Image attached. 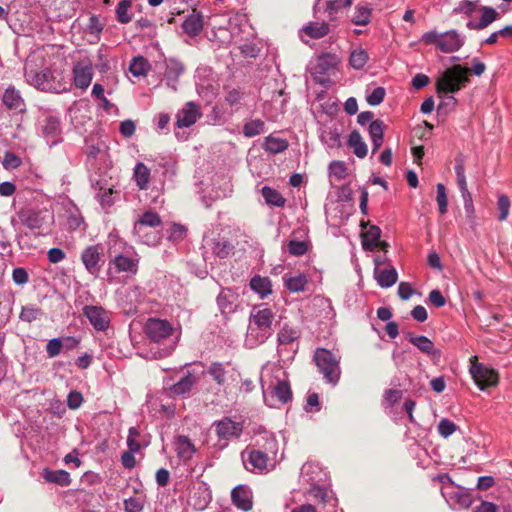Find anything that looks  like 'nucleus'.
Masks as SVG:
<instances>
[{"label": "nucleus", "mask_w": 512, "mask_h": 512, "mask_svg": "<svg viewBox=\"0 0 512 512\" xmlns=\"http://www.w3.org/2000/svg\"><path fill=\"white\" fill-rule=\"evenodd\" d=\"M228 18V30L231 35V41L235 48L230 51L233 62L242 64L238 58L244 59L256 58L260 52V47L255 43V33L252 26L248 23L246 14L240 11H226Z\"/></svg>", "instance_id": "nucleus-1"}, {"label": "nucleus", "mask_w": 512, "mask_h": 512, "mask_svg": "<svg viewBox=\"0 0 512 512\" xmlns=\"http://www.w3.org/2000/svg\"><path fill=\"white\" fill-rule=\"evenodd\" d=\"M260 384L263 399L269 407H280L292 399L286 372L275 364H266L261 371Z\"/></svg>", "instance_id": "nucleus-2"}, {"label": "nucleus", "mask_w": 512, "mask_h": 512, "mask_svg": "<svg viewBox=\"0 0 512 512\" xmlns=\"http://www.w3.org/2000/svg\"><path fill=\"white\" fill-rule=\"evenodd\" d=\"M275 313L267 304H259L252 308L249 316V324L245 336V345L255 348L273 334V321Z\"/></svg>", "instance_id": "nucleus-3"}, {"label": "nucleus", "mask_w": 512, "mask_h": 512, "mask_svg": "<svg viewBox=\"0 0 512 512\" xmlns=\"http://www.w3.org/2000/svg\"><path fill=\"white\" fill-rule=\"evenodd\" d=\"M468 71L467 68L461 65H454L444 71L437 79V93L441 97V103L438 106L439 111L447 113L454 109L457 100L452 94L459 91L468 81Z\"/></svg>", "instance_id": "nucleus-4"}, {"label": "nucleus", "mask_w": 512, "mask_h": 512, "mask_svg": "<svg viewBox=\"0 0 512 512\" xmlns=\"http://www.w3.org/2000/svg\"><path fill=\"white\" fill-rule=\"evenodd\" d=\"M453 13L465 17L466 28L474 31L484 30L500 18L495 8L481 5L479 0H462L453 9Z\"/></svg>", "instance_id": "nucleus-5"}, {"label": "nucleus", "mask_w": 512, "mask_h": 512, "mask_svg": "<svg viewBox=\"0 0 512 512\" xmlns=\"http://www.w3.org/2000/svg\"><path fill=\"white\" fill-rule=\"evenodd\" d=\"M421 41L428 45H435L441 52L449 54L459 51L464 46L466 37L455 29L442 33L430 30L422 35Z\"/></svg>", "instance_id": "nucleus-6"}, {"label": "nucleus", "mask_w": 512, "mask_h": 512, "mask_svg": "<svg viewBox=\"0 0 512 512\" xmlns=\"http://www.w3.org/2000/svg\"><path fill=\"white\" fill-rule=\"evenodd\" d=\"M313 359L325 382L335 386L341 376L340 357L328 349L317 348Z\"/></svg>", "instance_id": "nucleus-7"}, {"label": "nucleus", "mask_w": 512, "mask_h": 512, "mask_svg": "<svg viewBox=\"0 0 512 512\" xmlns=\"http://www.w3.org/2000/svg\"><path fill=\"white\" fill-rule=\"evenodd\" d=\"M300 337L299 329L283 325L277 334V353L283 361H290L294 358V355L298 349L297 340Z\"/></svg>", "instance_id": "nucleus-8"}, {"label": "nucleus", "mask_w": 512, "mask_h": 512, "mask_svg": "<svg viewBox=\"0 0 512 512\" xmlns=\"http://www.w3.org/2000/svg\"><path fill=\"white\" fill-rule=\"evenodd\" d=\"M81 261L90 275L98 277L105 262L102 245L87 246L81 252Z\"/></svg>", "instance_id": "nucleus-9"}, {"label": "nucleus", "mask_w": 512, "mask_h": 512, "mask_svg": "<svg viewBox=\"0 0 512 512\" xmlns=\"http://www.w3.org/2000/svg\"><path fill=\"white\" fill-rule=\"evenodd\" d=\"M41 134L50 147L62 142V126L59 116L47 113L40 121Z\"/></svg>", "instance_id": "nucleus-10"}, {"label": "nucleus", "mask_w": 512, "mask_h": 512, "mask_svg": "<svg viewBox=\"0 0 512 512\" xmlns=\"http://www.w3.org/2000/svg\"><path fill=\"white\" fill-rule=\"evenodd\" d=\"M470 374L480 390L494 387L498 384V373L482 363H473L470 366Z\"/></svg>", "instance_id": "nucleus-11"}, {"label": "nucleus", "mask_w": 512, "mask_h": 512, "mask_svg": "<svg viewBox=\"0 0 512 512\" xmlns=\"http://www.w3.org/2000/svg\"><path fill=\"white\" fill-rule=\"evenodd\" d=\"M24 76L30 85L39 90L50 91L53 88L54 77L50 68L45 67L37 70L26 65Z\"/></svg>", "instance_id": "nucleus-12"}, {"label": "nucleus", "mask_w": 512, "mask_h": 512, "mask_svg": "<svg viewBox=\"0 0 512 512\" xmlns=\"http://www.w3.org/2000/svg\"><path fill=\"white\" fill-rule=\"evenodd\" d=\"M174 331V328L167 320L159 318H149L145 324L144 332L148 339L155 343L169 338Z\"/></svg>", "instance_id": "nucleus-13"}, {"label": "nucleus", "mask_w": 512, "mask_h": 512, "mask_svg": "<svg viewBox=\"0 0 512 512\" xmlns=\"http://www.w3.org/2000/svg\"><path fill=\"white\" fill-rule=\"evenodd\" d=\"M161 224L160 216L154 211L144 212L139 219L135 222L133 232L138 238L146 244H150L151 241L146 238L145 229L146 227L155 228Z\"/></svg>", "instance_id": "nucleus-14"}, {"label": "nucleus", "mask_w": 512, "mask_h": 512, "mask_svg": "<svg viewBox=\"0 0 512 512\" xmlns=\"http://www.w3.org/2000/svg\"><path fill=\"white\" fill-rule=\"evenodd\" d=\"M83 314L97 331H105L108 329L110 318L103 307L86 305L83 307Z\"/></svg>", "instance_id": "nucleus-15"}, {"label": "nucleus", "mask_w": 512, "mask_h": 512, "mask_svg": "<svg viewBox=\"0 0 512 512\" xmlns=\"http://www.w3.org/2000/svg\"><path fill=\"white\" fill-rule=\"evenodd\" d=\"M2 103L10 111L22 113L26 110V103L21 92L14 85H9L2 94Z\"/></svg>", "instance_id": "nucleus-16"}, {"label": "nucleus", "mask_w": 512, "mask_h": 512, "mask_svg": "<svg viewBox=\"0 0 512 512\" xmlns=\"http://www.w3.org/2000/svg\"><path fill=\"white\" fill-rule=\"evenodd\" d=\"M442 495L450 505H457L460 508L467 509L473 503V497L471 493L458 486L450 487V491H442Z\"/></svg>", "instance_id": "nucleus-17"}, {"label": "nucleus", "mask_w": 512, "mask_h": 512, "mask_svg": "<svg viewBox=\"0 0 512 512\" xmlns=\"http://www.w3.org/2000/svg\"><path fill=\"white\" fill-rule=\"evenodd\" d=\"M330 32L329 24L325 22L311 21L299 30L302 42L308 43L309 39H320Z\"/></svg>", "instance_id": "nucleus-18"}, {"label": "nucleus", "mask_w": 512, "mask_h": 512, "mask_svg": "<svg viewBox=\"0 0 512 512\" xmlns=\"http://www.w3.org/2000/svg\"><path fill=\"white\" fill-rule=\"evenodd\" d=\"M200 116L199 107L192 101L187 102L176 114V126L178 128L190 127Z\"/></svg>", "instance_id": "nucleus-19"}, {"label": "nucleus", "mask_w": 512, "mask_h": 512, "mask_svg": "<svg viewBox=\"0 0 512 512\" xmlns=\"http://www.w3.org/2000/svg\"><path fill=\"white\" fill-rule=\"evenodd\" d=\"M73 79L77 88L86 89L91 84L93 78V68L91 63L77 62L73 67Z\"/></svg>", "instance_id": "nucleus-20"}, {"label": "nucleus", "mask_w": 512, "mask_h": 512, "mask_svg": "<svg viewBox=\"0 0 512 512\" xmlns=\"http://www.w3.org/2000/svg\"><path fill=\"white\" fill-rule=\"evenodd\" d=\"M20 222L27 228L41 229L45 223L43 212L33 208H23L18 212Z\"/></svg>", "instance_id": "nucleus-21"}, {"label": "nucleus", "mask_w": 512, "mask_h": 512, "mask_svg": "<svg viewBox=\"0 0 512 512\" xmlns=\"http://www.w3.org/2000/svg\"><path fill=\"white\" fill-rule=\"evenodd\" d=\"M232 503L243 511L252 509V492L247 485H238L231 491Z\"/></svg>", "instance_id": "nucleus-22"}, {"label": "nucleus", "mask_w": 512, "mask_h": 512, "mask_svg": "<svg viewBox=\"0 0 512 512\" xmlns=\"http://www.w3.org/2000/svg\"><path fill=\"white\" fill-rule=\"evenodd\" d=\"M257 450H262L271 458H275L278 452V442L275 436L268 431L259 432L255 438Z\"/></svg>", "instance_id": "nucleus-23"}, {"label": "nucleus", "mask_w": 512, "mask_h": 512, "mask_svg": "<svg viewBox=\"0 0 512 512\" xmlns=\"http://www.w3.org/2000/svg\"><path fill=\"white\" fill-rule=\"evenodd\" d=\"M164 65H165L164 77H165L166 83L171 89L176 91L178 79H179L180 75L184 72V66L180 61L173 59V58L165 59Z\"/></svg>", "instance_id": "nucleus-24"}, {"label": "nucleus", "mask_w": 512, "mask_h": 512, "mask_svg": "<svg viewBox=\"0 0 512 512\" xmlns=\"http://www.w3.org/2000/svg\"><path fill=\"white\" fill-rule=\"evenodd\" d=\"M351 5V0H318L315 5V13L323 11L329 20H334L335 15L345 7Z\"/></svg>", "instance_id": "nucleus-25"}, {"label": "nucleus", "mask_w": 512, "mask_h": 512, "mask_svg": "<svg viewBox=\"0 0 512 512\" xmlns=\"http://www.w3.org/2000/svg\"><path fill=\"white\" fill-rule=\"evenodd\" d=\"M270 458L264 451L254 449L249 452L247 458L243 457V463L247 470L262 471L266 469Z\"/></svg>", "instance_id": "nucleus-26"}, {"label": "nucleus", "mask_w": 512, "mask_h": 512, "mask_svg": "<svg viewBox=\"0 0 512 512\" xmlns=\"http://www.w3.org/2000/svg\"><path fill=\"white\" fill-rule=\"evenodd\" d=\"M174 447L177 457L186 462L192 458L196 452L194 444L191 442L188 436L178 435L174 440Z\"/></svg>", "instance_id": "nucleus-27"}, {"label": "nucleus", "mask_w": 512, "mask_h": 512, "mask_svg": "<svg viewBox=\"0 0 512 512\" xmlns=\"http://www.w3.org/2000/svg\"><path fill=\"white\" fill-rule=\"evenodd\" d=\"M211 501V495L204 485L194 487L189 495L188 503L196 510H204Z\"/></svg>", "instance_id": "nucleus-28"}, {"label": "nucleus", "mask_w": 512, "mask_h": 512, "mask_svg": "<svg viewBox=\"0 0 512 512\" xmlns=\"http://www.w3.org/2000/svg\"><path fill=\"white\" fill-rule=\"evenodd\" d=\"M93 188L96 190V199L103 208H109L115 203L119 192L112 188H107L102 181H97Z\"/></svg>", "instance_id": "nucleus-29"}, {"label": "nucleus", "mask_w": 512, "mask_h": 512, "mask_svg": "<svg viewBox=\"0 0 512 512\" xmlns=\"http://www.w3.org/2000/svg\"><path fill=\"white\" fill-rule=\"evenodd\" d=\"M43 479L48 483H54L62 487L69 486L71 484L70 474L65 470H51L44 468L42 471Z\"/></svg>", "instance_id": "nucleus-30"}, {"label": "nucleus", "mask_w": 512, "mask_h": 512, "mask_svg": "<svg viewBox=\"0 0 512 512\" xmlns=\"http://www.w3.org/2000/svg\"><path fill=\"white\" fill-rule=\"evenodd\" d=\"M151 178L150 169L143 163L137 162L133 169V180L139 190H148Z\"/></svg>", "instance_id": "nucleus-31"}, {"label": "nucleus", "mask_w": 512, "mask_h": 512, "mask_svg": "<svg viewBox=\"0 0 512 512\" xmlns=\"http://www.w3.org/2000/svg\"><path fill=\"white\" fill-rule=\"evenodd\" d=\"M368 132L372 143V153L374 154L383 144L384 122L376 119L368 126Z\"/></svg>", "instance_id": "nucleus-32"}, {"label": "nucleus", "mask_w": 512, "mask_h": 512, "mask_svg": "<svg viewBox=\"0 0 512 512\" xmlns=\"http://www.w3.org/2000/svg\"><path fill=\"white\" fill-rule=\"evenodd\" d=\"M110 263L114 264L117 272L136 274L138 271V260L123 254L115 256Z\"/></svg>", "instance_id": "nucleus-33"}, {"label": "nucleus", "mask_w": 512, "mask_h": 512, "mask_svg": "<svg viewBox=\"0 0 512 512\" xmlns=\"http://www.w3.org/2000/svg\"><path fill=\"white\" fill-rule=\"evenodd\" d=\"M408 341L416 346L421 352L428 355L438 354L439 352L435 349L434 343L423 335H414L411 332L406 333Z\"/></svg>", "instance_id": "nucleus-34"}, {"label": "nucleus", "mask_w": 512, "mask_h": 512, "mask_svg": "<svg viewBox=\"0 0 512 512\" xmlns=\"http://www.w3.org/2000/svg\"><path fill=\"white\" fill-rule=\"evenodd\" d=\"M250 288L258 294L261 299L266 298L272 293V284L270 279L260 275L252 277L250 280Z\"/></svg>", "instance_id": "nucleus-35"}, {"label": "nucleus", "mask_w": 512, "mask_h": 512, "mask_svg": "<svg viewBox=\"0 0 512 512\" xmlns=\"http://www.w3.org/2000/svg\"><path fill=\"white\" fill-rule=\"evenodd\" d=\"M66 226L70 231H75L82 224H84V218L81 211L74 204H69L65 208Z\"/></svg>", "instance_id": "nucleus-36"}, {"label": "nucleus", "mask_w": 512, "mask_h": 512, "mask_svg": "<svg viewBox=\"0 0 512 512\" xmlns=\"http://www.w3.org/2000/svg\"><path fill=\"white\" fill-rule=\"evenodd\" d=\"M321 142L330 149L341 146L340 132L337 127H324L320 134Z\"/></svg>", "instance_id": "nucleus-37"}, {"label": "nucleus", "mask_w": 512, "mask_h": 512, "mask_svg": "<svg viewBox=\"0 0 512 512\" xmlns=\"http://www.w3.org/2000/svg\"><path fill=\"white\" fill-rule=\"evenodd\" d=\"M284 286L292 293L303 292L308 283V278L305 274L299 273L296 275H285L283 277Z\"/></svg>", "instance_id": "nucleus-38"}, {"label": "nucleus", "mask_w": 512, "mask_h": 512, "mask_svg": "<svg viewBox=\"0 0 512 512\" xmlns=\"http://www.w3.org/2000/svg\"><path fill=\"white\" fill-rule=\"evenodd\" d=\"M182 28L191 37L197 36L203 29V19L200 14L193 13L183 22Z\"/></svg>", "instance_id": "nucleus-39"}, {"label": "nucleus", "mask_w": 512, "mask_h": 512, "mask_svg": "<svg viewBox=\"0 0 512 512\" xmlns=\"http://www.w3.org/2000/svg\"><path fill=\"white\" fill-rule=\"evenodd\" d=\"M381 230L377 226H371L363 236L362 246L364 250L373 251L379 245Z\"/></svg>", "instance_id": "nucleus-40"}, {"label": "nucleus", "mask_w": 512, "mask_h": 512, "mask_svg": "<svg viewBox=\"0 0 512 512\" xmlns=\"http://www.w3.org/2000/svg\"><path fill=\"white\" fill-rule=\"evenodd\" d=\"M348 145L353 149L354 154L358 158H364L367 155L368 148L366 143L363 141L361 134L354 130L350 133L348 139Z\"/></svg>", "instance_id": "nucleus-41"}, {"label": "nucleus", "mask_w": 512, "mask_h": 512, "mask_svg": "<svg viewBox=\"0 0 512 512\" xmlns=\"http://www.w3.org/2000/svg\"><path fill=\"white\" fill-rule=\"evenodd\" d=\"M322 471L316 463H305L301 468V477L313 485L322 480Z\"/></svg>", "instance_id": "nucleus-42"}, {"label": "nucleus", "mask_w": 512, "mask_h": 512, "mask_svg": "<svg viewBox=\"0 0 512 512\" xmlns=\"http://www.w3.org/2000/svg\"><path fill=\"white\" fill-rule=\"evenodd\" d=\"M375 274L377 283L382 288L392 287L398 279L397 271L394 268L375 271Z\"/></svg>", "instance_id": "nucleus-43"}, {"label": "nucleus", "mask_w": 512, "mask_h": 512, "mask_svg": "<svg viewBox=\"0 0 512 512\" xmlns=\"http://www.w3.org/2000/svg\"><path fill=\"white\" fill-rule=\"evenodd\" d=\"M288 145L286 139L270 135L265 138L263 148L272 154H278L285 151Z\"/></svg>", "instance_id": "nucleus-44"}, {"label": "nucleus", "mask_w": 512, "mask_h": 512, "mask_svg": "<svg viewBox=\"0 0 512 512\" xmlns=\"http://www.w3.org/2000/svg\"><path fill=\"white\" fill-rule=\"evenodd\" d=\"M195 384V377L188 372L178 382L171 386L170 390L174 395H185L190 392Z\"/></svg>", "instance_id": "nucleus-45"}, {"label": "nucleus", "mask_w": 512, "mask_h": 512, "mask_svg": "<svg viewBox=\"0 0 512 512\" xmlns=\"http://www.w3.org/2000/svg\"><path fill=\"white\" fill-rule=\"evenodd\" d=\"M150 64L143 56L134 57L129 65V71L135 77L146 76Z\"/></svg>", "instance_id": "nucleus-46"}, {"label": "nucleus", "mask_w": 512, "mask_h": 512, "mask_svg": "<svg viewBox=\"0 0 512 512\" xmlns=\"http://www.w3.org/2000/svg\"><path fill=\"white\" fill-rule=\"evenodd\" d=\"M369 56L365 49L358 47L354 49L349 58V64L356 70L362 69L368 62Z\"/></svg>", "instance_id": "nucleus-47"}, {"label": "nucleus", "mask_w": 512, "mask_h": 512, "mask_svg": "<svg viewBox=\"0 0 512 512\" xmlns=\"http://www.w3.org/2000/svg\"><path fill=\"white\" fill-rule=\"evenodd\" d=\"M262 195L265 201L270 205H274L276 207H283L285 205V198L277 190L271 187L264 186L262 188Z\"/></svg>", "instance_id": "nucleus-48"}, {"label": "nucleus", "mask_w": 512, "mask_h": 512, "mask_svg": "<svg viewBox=\"0 0 512 512\" xmlns=\"http://www.w3.org/2000/svg\"><path fill=\"white\" fill-rule=\"evenodd\" d=\"M337 64V58L335 55L326 53L321 55L317 59L316 71L321 74H326L329 70L333 69Z\"/></svg>", "instance_id": "nucleus-49"}, {"label": "nucleus", "mask_w": 512, "mask_h": 512, "mask_svg": "<svg viewBox=\"0 0 512 512\" xmlns=\"http://www.w3.org/2000/svg\"><path fill=\"white\" fill-rule=\"evenodd\" d=\"M43 315V311L36 305L30 304L23 306L19 315L21 321L31 323L37 319H40Z\"/></svg>", "instance_id": "nucleus-50"}, {"label": "nucleus", "mask_w": 512, "mask_h": 512, "mask_svg": "<svg viewBox=\"0 0 512 512\" xmlns=\"http://www.w3.org/2000/svg\"><path fill=\"white\" fill-rule=\"evenodd\" d=\"M371 14V8L364 5H358L355 8V12L351 18V21L355 25H367L370 22Z\"/></svg>", "instance_id": "nucleus-51"}, {"label": "nucleus", "mask_w": 512, "mask_h": 512, "mask_svg": "<svg viewBox=\"0 0 512 512\" xmlns=\"http://www.w3.org/2000/svg\"><path fill=\"white\" fill-rule=\"evenodd\" d=\"M132 2L130 0H122L116 7V18L121 24H127L132 20V15L129 13Z\"/></svg>", "instance_id": "nucleus-52"}, {"label": "nucleus", "mask_w": 512, "mask_h": 512, "mask_svg": "<svg viewBox=\"0 0 512 512\" xmlns=\"http://www.w3.org/2000/svg\"><path fill=\"white\" fill-rule=\"evenodd\" d=\"M265 132V123L260 119L247 122L243 127V133L246 137H254Z\"/></svg>", "instance_id": "nucleus-53"}, {"label": "nucleus", "mask_w": 512, "mask_h": 512, "mask_svg": "<svg viewBox=\"0 0 512 512\" xmlns=\"http://www.w3.org/2000/svg\"><path fill=\"white\" fill-rule=\"evenodd\" d=\"M244 93L240 89L233 88L226 93V103L238 110L243 105Z\"/></svg>", "instance_id": "nucleus-54"}, {"label": "nucleus", "mask_w": 512, "mask_h": 512, "mask_svg": "<svg viewBox=\"0 0 512 512\" xmlns=\"http://www.w3.org/2000/svg\"><path fill=\"white\" fill-rule=\"evenodd\" d=\"M436 201L438 204L439 212L444 215L448 210V198L446 194V188L442 183L436 185Z\"/></svg>", "instance_id": "nucleus-55"}, {"label": "nucleus", "mask_w": 512, "mask_h": 512, "mask_svg": "<svg viewBox=\"0 0 512 512\" xmlns=\"http://www.w3.org/2000/svg\"><path fill=\"white\" fill-rule=\"evenodd\" d=\"M510 199L506 195H500L497 201V209L499 211L498 220L505 221L510 211Z\"/></svg>", "instance_id": "nucleus-56"}, {"label": "nucleus", "mask_w": 512, "mask_h": 512, "mask_svg": "<svg viewBox=\"0 0 512 512\" xmlns=\"http://www.w3.org/2000/svg\"><path fill=\"white\" fill-rule=\"evenodd\" d=\"M140 436V432L136 427L129 428L128 437H127V446L128 449L132 452H139L141 449V444L138 441Z\"/></svg>", "instance_id": "nucleus-57"}, {"label": "nucleus", "mask_w": 512, "mask_h": 512, "mask_svg": "<svg viewBox=\"0 0 512 512\" xmlns=\"http://www.w3.org/2000/svg\"><path fill=\"white\" fill-rule=\"evenodd\" d=\"M386 91L383 87H376L366 95V101L371 106H377L383 102Z\"/></svg>", "instance_id": "nucleus-58"}, {"label": "nucleus", "mask_w": 512, "mask_h": 512, "mask_svg": "<svg viewBox=\"0 0 512 512\" xmlns=\"http://www.w3.org/2000/svg\"><path fill=\"white\" fill-rule=\"evenodd\" d=\"M287 249L293 256H302L307 252L308 245L305 241L290 240L287 244Z\"/></svg>", "instance_id": "nucleus-59"}, {"label": "nucleus", "mask_w": 512, "mask_h": 512, "mask_svg": "<svg viewBox=\"0 0 512 512\" xmlns=\"http://www.w3.org/2000/svg\"><path fill=\"white\" fill-rule=\"evenodd\" d=\"M63 349V341L61 338H52L46 344V353L49 358L58 356Z\"/></svg>", "instance_id": "nucleus-60"}, {"label": "nucleus", "mask_w": 512, "mask_h": 512, "mask_svg": "<svg viewBox=\"0 0 512 512\" xmlns=\"http://www.w3.org/2000/svg\"><path fill=\"white\" fill-rule=\"evenodd\" d=\"M22 160L15 153L6 151L3 156L2 165L6 169H16L21 166Z\"/></svg>", "instance_id": "nucleus-61"}, {"label": "nucleus", "mask_w": 512, "mask_h": 512, "mask_svg": "<svg viewBox=\"0 0 512 512\" xmlns=\"http://www.w3.org/2000/svg\"><path fill=\"white\" fill-rule=\"evenodd\" d=\"M187 228L181 224H173L168 230V239L174 242L181 241L185 238Z\"/></svg>", "instance_id": "nucleus-62"}, {"label": "nucleus", "mask_w": 512, "mask_h": 512, "mask_svg": "<svg viewBox=\"0 0 512 512\" xmlns=\"http://www.w3.org/2000/svg\"><path fill=\"white\" fill-rule=\"evenodd\" d=\"M103 28L104 25L101 23L99 17L96 15H91L86 26V31L91 35L99 37L103 31Z\"/></svg>", "instance_id": "nucleus-63"}, {"label": "nucleus", "mask_w": 512, "mask_h": 512, "mask_svg": "<svg viewBox=\"0 0 512 512\" xmlns=\"http://www.w3.org/2000/svg\"><path fill=\"white\" fill-rule=\"evenodd\" d=\"M123 504L125 512H141L144 508L143 502L136 497L125 499Z\"/></svg>", "instance_id": "nucleus-64"}]
</instances>
